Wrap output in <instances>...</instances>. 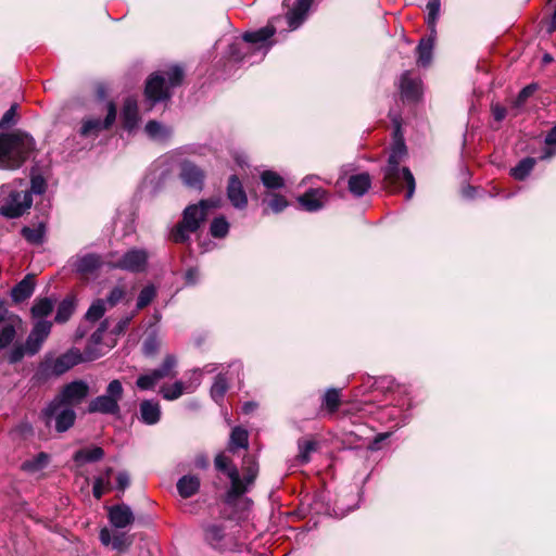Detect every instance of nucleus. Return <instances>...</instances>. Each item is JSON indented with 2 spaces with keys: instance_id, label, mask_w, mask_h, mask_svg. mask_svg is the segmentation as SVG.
I'll use <instances>...</instances> for the list:
<instances>
[{
  "instance_id": "obj_27",
  "label": "nucleus",
  "mask_w": 556,
  "mask_h": 556,
  "mask_svg": "<svg viewBox=\"0 0 556 556\" xmlns=\"http://www.w3.org/2000/svg\"><path fill=\"white\" fill-rule=\"evenodd\" d=\"M35 289V282L31 276H26L22 281H20L11 292L12 299L15 302H22L28 299Z\"/></svg>"
},
{
  "instance_id": "obj_32",
  "label": "nucleus",
  "mask_w": 556,
  "mask_h": 556,
  "mask_svg": "<svg viewBox=\"0 0 556 556\" xmlns=\"http://www.w3.org/2000/svg\"><path fill=\"white\" fill-rule=\"evenodd\" d=\"M433 41H434V35L431 34V36L429 38L421 39L417 47L418 63L421 66H428L431 62Z\"/></svg>"
},
{
  "instance_id": "obj_15",
  "label": "nucleus",
  "mask_w": 556,
  "mask_h": 556,
  "mask_svg": "<svg viewBox=\"0 0 556 556\" xmlns=\"http://www.w3.org/2000/svg\"><path fill=\"white\" fill-rule=\"evenodd\" d=\"M298 201L305 211L316 212L328 201V192L321 188L309 189Z\"/></svg>"
},
{
  "instance_id": "obj_17",
  "label": "nucleus",
  "mask_w": 556,
  "mask_h": 556,
  "mask_svg": "<svg viewBox=\"0 0 556 556\" xmlns=\"http://www.w3.org/2000/svg\"><path fill=\"white\" fill-rule=\"evenodd\" d=\"M109 519L115 528H126L135 520L134 514L127 505H115L109 509Z\"/></svg>"
},
{
  "instance_id": "obj_54",
  "label": "nucleus",
  "mask_w": 556,
  "mask_h": 556,
  "mask_svg": "<svg viewBox=\"0 0 556 556\" xmlns=\"http://www.w3.org/2000/svg\"><path fill=\"white\" fill-rule=\"evenodd\" d=\"M536 89H538L536 84H530V85L526 86L525 88H522L517 97L516 105H518V106L522 105L527 101V99L529 97H531L536 91Z\"/></svg>"
},
{
  "instance_id": "obj_1",
  "label": "nucleus",
  "mask_w": 556,
  "mask_h": 556,
  "mask_svg": "<svg viewBox=\"0 0 556 556\" xmlns=\"http://www.w3.org/2000/svg\"><path fill=\"white\" fill-rule=\"evenodd\" d=\"M35 149L34 139L25 132L0 135V168H20Z\"/></svg>"
},
{
  "instance_id": "obj_21",
  "label": "nucleus",
  "mask_w": 556,
  "mask_h": 556,
  "mask_svg": "<svg viewBox=\"0 0 556 556\" xmlns=\"http://www.w3.org/2000/svg\"><path fill=\"white\" fill-rule=\"evenodd\" d=\"M313 0H296L294 7L287 13V21L290 28L295 29L304 21Z\"/></svg>"
},
{
  "instance_id": "obj_5",
  "label": "nucleus",
  "mask_w": 556,
  "mask_h": 556,
  "mask_svg": "<svg viewBox=\"0 0 556 556\" xmlns=\"http://www.w3.org/2000/svg\"><path fill=\"white\" fill-rule=\"evenodd\" d=\"M124 388L118 379L112 380L106 387L105 393L94 397L88 405L89 413L108 415L119 414V401L123 399Z\"/></svg>"
},
{
  "instance_id": "obj_18",
  "label": "nucleus",
  "mask_w": 556,
  "mask_h": 556,
  "mask_svg": "<svg viewBox=\"0 0 556 556\" xmlns=\"http://www.w3.org/2000/svg\"><path fill=\"white\" fill-rule=\"evenodd\" d=\"M180 178L184 184L190 188L201 189L203 185V172L190 162H185L181 165Z\"/></svg>"
},
{
  "instance_id": "obj_2",
  "label": "nucleus",
  "mask_w": 556,
  "mask_h": 556,
  "mask_svg": "<svg viewBox=\"0 0 556 556\" xmlns=\"http://www.w3.org/2000/svg\"><path fill=\"white\" fill-rule=\"evenodd\" d=\"M406 155V147L402 139L394 142L388 165L384 168V184L386 188L391 191H401L404 187L407 188L406 199L413 198L415 192V178L407 167L400 168V163Z\"/></svg>"
},
{
  "instance_id": "obj_12",
  "label": "nucleus",
  "mask_w": 556,
  "mask_h": 556,
  "mask_svg": "<svg viewBox=\"0 0 556 556\" xmlns=\"http://www.w3.org/2000/svg\"><path fill=\"white\" fill-rule=\"evenodd\" d=\"M194 378L186 383L182 381H176L173 384L162 386L160 389V393L167 401H174L180 397L184 393L193 392L197 387L200 384V376L199 371L193 372Z\"/></svg>"
},
{
  "instance_id": "obj_6",
  "label": "nucleus",
  "mask_w": 556,
  "mask_h": 556,
  "mask_svg": "<svg viewBox=\"0 0 556 556\" xmlns=\"http://www.w3.org/2000/svg\"><path fill=\"white\" fill-rule=\"evenodd\" d=\"M42 417L47 426L54 421V428L58 432L67 431L75 422L76 413L73 407L51 401L42 410Z\"/></svg>"
},
{
  "instance_id": "obj_22",
  "label": "nucleus",
  "mask_w": 556,
  "mask_h": 556,
  "mask_svg": "<svg viewBox=\"0 0 556 556\" xmlns=\"http://www.w3.org/2000/svg\"><path fill=\"white\" fill-rule=\"evenodd\" d=\"M122 117L124 127L131 131L136 128L139 115H138V104L135 98L128 97L123 105Z\"/></svg>"
},
{
  "instance_id": "obj_10",
  "label": "nucleus",
  "mask_w": 556,
  "mask_h": 556,
  "mask_svg": "<svg viewBox=\"0 0 556 556\" xmlns=\"http://www.w3.org/2000/svg\"><path fill=\"white\" fill-rule=\"evenodd\" d=\"M88 383L83 380H76L64 386L60 393L53 399V401L73 407L80 404L88 396Z\"/></svg>"
},
{
  "instance_id": "obj_51",
  "label": "nucleus",
  "mask_w": 556,
  "mask_h": 556,
  "mask_svg": "<svg viewBox=\"0 0 556 556\" xmlns=\"http://www.w3.org/2000/svg\"><path fill=\"white\" fill-rule=\"evenodd\" d=\"M267 206L274 212V213H280L288 206V201L285 199V197L280 194H271L270 199L266 201Z\"/></svg>"
},
{
  "instance_id": "obj_63",
  "label": "nucleus",
  "mask_w": 556,
  "mask_h": 556,
  "mask_svg": "<svg viewBox=\"0 0 556 556\" xmlns=\"http://www.w3.org/2000/svg\"><path fill=\"white\" fill-rule=\"evenodd\" d=\"M199 271L195 268H191L186 273V280L188 283H194L198 279Z\"/></svg>"
},
{
  "instance_id": "obj_64",
  "label": "nucleus",
  "mask_w": 556,
  "mask_h": 556,
  "mask_svg": "<svg viewBox=\"0 0 556 556\" xmlns=\"http://www.w3.org/2000/svg\"><path fill=\"white\" fill-rule=\"evenodd\" d=\"M547 144H556V126L551 129L545 138Z\"/></svg>"
},
{
  "instance_id": "obj_39",
  "label": "nucleus",
  "mask_w": 556,
  "mask_h": 556,
  "mask_svg": "<svg viewBox=\"0 0 556 556\" xmlns=\"http://www.w3.org/2000/svg\"><path fill=\"white\" fill-rule=\"evenodd\" d=\"M317 442L313 440L299 441V454L296 460L300 464H307L311 460V454L316 452Z\"/></svg>"
},
{
  "instance_id": "obj_44",
  "label": "nucleus",
  "mask_w": 556,
  "mask_h": 556,
  "mask_svg": "<svg viewBox=\"0 0 556 556\" xmlns=\"http://www.w3.org/2000/svg\"><path fill=\"white\" fill-rule=\"evenodd\" d=\"M16 337L15 326L12 324L4 325L0 329V350L11 345Z\"/></svg>"
},
{
  "instance_id": "obj_33",
  "label": "nucleus",
  "mask_w": 556,
  "mask_h": 556,
  "mask_svg": "<svg viewBox=\"0 0 556 556\" xmlns=\"http://www.w3.org/2000/svg\"><path fill=\"white\" fill-rule=\"evenodd\" d=\"M113 472L112 468H108L103 475L94 479L92 493L96 498H101L103 494L112 490L110 477Z\"/></svg>"
},
{
  "instance_id": "obj_38",
  "label": "nucleus",
  "mask_w": 556,
  "mask_h": 556,
  "mask_svg": "<svg viewBox=\"0 0 556 556\" xmlns=\"http://www.w3.org/2000/svg\"><path fill=\"white\" fill-rule=\"evenodd\" d=\"M243 472H244V478L241 479V480H242V483L247 486V490H248L249 486L254 483V480H255V478L257 476V472H258L257 464L250 456H248V457H245L243 459Z\"/></svg>"
},
{
  "instance_id": "obj_19",
  "label": "nucleus",
  "mask_w": 556,
  "mask_h": 556,
  "mask_svg": "<svg viewBox=\"0 0 556 556\" xmlns=\"http://www.w3.org/2000/svg\"><path fill=\"white\" fill-rule=\"evenodd\" d=\"M276 33L275 26L269 23L265 27H262L255 31L245 33L243 35V40L247 43H252L257 47V49H263L267 51L268 49V39Z\"/></svg>"
},
{
  "instance_id": "obj_52",
  "label": "nucleus",
  "mask_w": 556,
  "mask_h": 556,
  "mask_svg": "<svg viewBox=\"0 0 556 556\" xmlns=\"http://www.w3.org/2000/svg\"><path fill=\"white\" fill-rule=\"evenodd\" d=\"M159 382L155 380L152 371L138 377L136 384L140 390L153 389Z\"/></svg>"
},
{
  "instance_id": "obj_20",
  "label": "nucleus",
  "mask_w": 556,
  "mask_h": 556,
  "mask_svg": "<svg viewBox=\"0 0 556 556\" xmlns=\"http://www.w3.org/2000/svg\"><path fill=\"white\" fill-rule=\"evenodd\" d=\"M99 539L103 545H112V547L116 551H125L131 544V539L127 536L125 533H111V531L106 528H103L100 531Z\"/></svg>"
},
{
  "instance_id": "obj_62",
  "label": "nucleus",
  "mask_w": 556,
  "mask_h": 556,
  "mask_svg": "<svg viewBox=\"0 0 556 556\" xmlns=\"http://www.w3.org/2000/svg\"><path fill=\"white\" fill-rule=\"evenodd\" d=\"M156 350V342L154 339H149L144 342V353L151 355Z\"/></svg>"
},
{
  "instance_id": "obj_34",
  "label": "nucleus",
  "mask_w": 556,
  "mask_h": 556,
  "mask_svg": "<svg viewBox=\"0 0 556 556\" xmlns=\"http://www.w3.org/2000/svg\"><path fill=\"white\" fill-rule=\"evenodd\" d=\"M54 302L48 298L36 300L31 307V316L38 320H45L43 318L49 316L53 311Z\"/></svg>"
},
{
  "instance_id": "obj_24",
  "label": "nucleus",
  "mask_w": 556,
  "mask_h": 556,
  "mask_svg": "<svg viewBox=\"0 0 556 556\" xmlns=\"http://www.w3.org/2000/svg\"><path fill=\"white\" fill-rule=\"evenodd\" d=\"M350 192L355 197L364 195L371 186V178L368 173L352 175L348 180Z\"/></svg>"
},
{
  "instance_id": "obj_41",
  "label": "nucleus",
  "mask_w": 556,
  "mask_h": 556,
  "mask_svg": "<svg viewBox=\"0 0 556 556\" xmlns=\"http://www.w3.org/2000/svg\"><path fill=\"white\" fill-rule=\"evenodd\" d=\"M75 311V303L73 299H64L58 307L56 315H55V321L56 323H65L70 319L72 314Z\"/></svg>"
},
{
  "instance_id": "obj_61",
  "label": "nucleus",
  "mask_w": 556,
  "mask_h": 556,
  "mask_svg": "<svg viewBox=\"0 0 556 556\" xmlns=\"http://www.w3.org/2000/svg\"><path fill=\"white\" fill-rule=\"evenodd\" d=\"M492 113H493L494 118L497 122H501L506 116V109L504 106L495 104V105L492 106Z\"/></svg>"
},
{
  "instance_id": "obj_16",
  "label": "nucleus",
  "mask_w": 556,
  "mask_h": 556,
  "mask_svg": "<svg viewBox=\"0 0 556 556\" xmlns=\"http://www.w3.org/2000/svg\"><path fill=\"white\" fill-rule=\"evenodd\" d=\"M227 198L236 208H244L248 204L247 193L239 178L232 175L227 186Z\"/></svg>"
},
{
  "instance_id": "obj_56",
  "label": "nucleus",
  "mask_w": 556,
  "mask_h": 556,
  "mask_svg": "<svg viewBox=\"0 0 556 556\" xmlns=\"http://www.w3.org/2000/svg\"><path fill=\"white\" fill-rule=\"evenodd\" d=\"M46 191V180L41 176H34L31 178L30 194H42Z\"/></svg>"
},
{
  "instance_id": "obj_60",
  "label": "nucleus",
  "mask_w": 556,
  "mask_h": 556,
  "mask_svg": "<svg viewBox=\"0 0 556 556\" xmlns=\"http://www.w3.org/2000/svg\"><path fill=\"white\" fill-rule=\"evenodd\" d=\"M131 318H132V316H128V317H125V318L121 319L117 323V325L114 327L113 332L115 334L123 333L126 330V328L128 327Z\"/></svg>"
},
{
  "instance_id": "obj_59",
  "label": "nucleus",
  "mask_w": 556,
  "mask_h": 556,
  "mask_svg": "<svg viewBox=\"0 0 556 556\" xmlns=\"http://www.w3.org/2000/svg\"><path fill=\"white\" fill-rule=\"evenodd\" d=\"M242 45L240 42H235L230 46V56L235 61H241L244 59V54L241 53Z\"/></svg>"
},
{
  "instance_id": "obj_29",
  "label": "nucleus",
  "mask_w": 556,
  "mask_h": 556,
  "mask_svg": "<svg viewBox=\"0 0 556 556\" xmlns=\"http://www.w3.org/2000/svg\"><path fill=\"white\" fill-rule=\"evenodd\" d=\"M103 456H104V451L99 446H94V447L81 448V450L77 451L74 454V460L78 465H84L87 463L98 462V460L102 459Z\"/></svg>"
},
{
  "instance_id": "obj_9",
  "label": "nucleus",
  "mask_w": 556,
  "mask_h": 556,
  "mask_svg": "<svg viewBox=\"0 0 556 556\" xmlns=\"http://www.w3.org/2000/svg\"><path fill=\"white\" fill-rule=\"evenodd\" d=\"M33 204L30 192L12 191L5 203L0 207V215L8 218H17L26 213Z\"/></svg>"
},
{
  "instance_id": "obj_4",
  "label": "nucleus",
  "mask_w": 556,
  "mask_h": 556,
  "mask_svg": "<svg viewBox=\"0 0 556 556\" xmlns=\"http://www.w3.org/2000/svg\"><path fill=\"white\" fill-rule=\"evenodd\" d=\"M184 72L179 66H172L165 76L153 74L147 80L146 97L152 103L169 98L168 87H176L181 84Z\"/></svg>"
},
{
  "instance_id": "obj_43",
  "label": "nucleus",
  "mask_w": 556,
  "mask_h": 556,
  "mask_svg": "<svg viewBox=\"0 0 556 556\" xmlns=\"http://www.w3.org/2000/svg\"><path fill=\"white\" fill-rule=\"evenodd\" d=\"M228 390V383L223 375H218L211 388V396L215 402H220Z\"/></svg>"
},
{
  "instance_id": "obj_11",
  "label": "nucleus",
  "mask_w": 556,
  "mask_h": 556,
  "mask_svg": "<svg viewBox=\"0 0 556 556\" xmlns=\"http://www.w3.org/2000/svg\"><path fill=\"white\" fill-rule=\"evenodd\" d=\"M52 323L48 320H37L29 336L26 339L28 355H35L41 349L43 342L50 334Z\"/></svg>"
},
{
  "instance_id": "obj_8",
  "label": "nucleus",
  "mask_w": 556,
  "mask_h": 556,
  "mask_svg": "<svg viewBox=\"0 0 556 556\" xmlns=\"http://www.w3.org/2000/svg\"><path fill=\"white\" fill-rule=\"evenodd\" d=\"M215 467L225 472L230 479V489L227 492V502L231 503L247 492V486L242 483L239 471L236 466H230L231 460L224 454L215 457Z\"/></svg>"
},
{
  "instance_id": "obj_13",
  "label": "nucleus",
  "mask_w": 556,
  "mask_h": 556,
  "mask_svg": "<svg viewBox=\"0 0 556 556\" xmlns=\"http://www.w3.org/2000/svg\"><path fill=\"white\" fill-rule=\"evenodd\" d=\"M81 362H84V356L80 351L77 349H72L58 358L53 359L51 363L47 362L46 364L52 374L59 376L73 368L75 365L80 364Z\"/></svg>"
},
{
  "instance_id": "obj_35",
  "label": "nucleus",
  "mask_w": 556,
  "mask_h": 556,
  "mask_svg": "<svg viewBox=\"0 0 556 556\" xmlns=\"http://www.w3.org/2000/svg\"><path fill=\"white\" fill-rule=\"evenodd\" d=\"M176 364H177V362H176L175 356L167 355L164 358V362L160 368L151 370L155 380L159 382L162 379L174 377L176 375V372L174 370Z\"/></svg>"
},
{
  "instance_id": "obj_30",
  "label": "nucleus",
  "mask_w": 556,
  "mask_h": 556,
  "mask_svg": "<svg viewBox=\"0 0 556 556\" xmlns=\"http://www.w3.org/2000/svg\"><path fill=\"white\" fill-rule=\"evenodd\" d=\"M248 431L241 427H235L230 434L228 450L235 453L238 448H248Z\"/></svg>"
},
{
  "instance_id": "obj_47",
  "label": "nucleus",
  "mask_w": 556,
  "mask_h": 556,
  "mask_svg": "<svg viewBox=\"0 0 556 556\" xmlns=\"http://www.w3.org/2000/svg\"><path fill=\"white\" fill-rule=\"evenodd\" d=\"M105 313V302L101 299L94 301L86 313V319L89 321L99 320Z\"/></svg>"
},
{
  "instance_id": "obj_25",
  "label": "nucleus",
  "mask_w": 556,
  "mask_h": 556,
  "mask_svg": "<svg viewBox=\"0 0 556 556\" xmlns=\"http://www.w3.org/2000/svg\"><path fill=\"white\" fill-rule=\"evenodd\" d=\"M161 418L160 404L152 400H144L140 404V419L147 425H154Z\"/></svg>"
},
{
  "instance_id": "obj_48",
  "label": "nucleus",
  "mask_w": 556,
  "mask_h": 556,
  "mask_svg": "<svg viewBox=\"0 0 556 556\" xmlns=\"http://www.w3.org/2000/svg\"><path fill=\"white\" fill-rule=\"evenodd\" d=\"M340 391L337 389H330L324 396V405L329 413H334L340 406Z\"/></svg>"
},
{
  "instance_id": "obj_23",
  "label": "nucleus",
  "mask_w": 556,
  "mask_h": 556,
  "mask_svg": "<svg viewBox=\"0 0 556 556\" xmlns=\"http://www.w3.org/2000/svg\"><path fill=\"white\" fill-rule=\"evenodd\" d=\"M101 265L102 261L97 254L79 256L74 263L76 271L84 276L93 274Z\"/></svg>"
},
{
  "instance_id": "obj_3",
  "label": "nucleus",
  "mask_w": 556,
  "mask_h": 556,
  "mask_svg": "<svg viewBox=\"0 0 556 556\" xmlns=\"http://www.w3.org/2000/svg\"><path fill=\"white\" fill-rule=\"evenodd\" d=\"M220 206V198L202 200L199 204L187 206L184 211L182 220L172 230V240L176 243L188 241L190 235L195 232L205 220L208 210L218 208Z\"/></svg>"
},
{
  "instance_id": "obj_49",
  "label": "nucleus",
  "mask_w": 556,
  "mask_h": 556,
  "mask_svg": "<svg viewBox=\"0 0 556 556\" xmlns=\"http://www.w3.org/2000/svg\"><path fill=\"white\" fill-rule=\"evenodd\" d=\"M155 294L156 292L153 286L144 287L139 293L137 300V309H142L148 306L154 299Z\"/></svg>"
},
{
  "instance_id": "obj_14",
  "label": "nucleus",
  "mask_w": 556,
  "mask_h": 556,
  "mask_svg": "<svg viewBox=\"0 0 556 556\" xmlns=\"http://www.w3.org/2000/svg\"><path fill=\"white\" fill-rule=\"evenodd\" d=\"M116 118V108L114 103L108 104V114L103 122L98 118H89L84 121L80 134L85 137L97 136L102 129H108Z\"/></svg>"
},
{
  "instance_id": "obj_53",
  "label": "nucleus",
  "mask_w": 556,
  "mask_h": 556,
  "mask_svg": "<svg viewBox=\"0 0 556 556\" xmlns=\"http://www.w3.org/2000/svg\"><path fill=\"white\" fill-rule=\"evenodd\" d=\"M223 530L217 526H211L205 531V539L212 545H217L223 539Z\"/></svg>"
},
{
  "instance_id": "obj_28",
  "label": "nucleus",
  "mask_w": 556,
  "mask_h": 556,
  "mask_svg": "<svg viewBox=\"0 0 556 556\" xmlns=\"http://www.w3.org/2000/svg\"><path fill=\"white\" fill-rule=\"evenodd\" d=\"M401 92L402 96L409 100H416L420 93L419 81L415 78L409 77V73L406 72L401 77Z\"/></svg>"
},
{
  "instance_id": "obj_55",
  "label": "nucleus",
  "mask_w": 556,
  "mask_h": 556,
  "mask_svg": "<svg viewBox=\"0 0 556 556\" xmlns=\"http://www.w3.org/2000/svg\"><path fill=\"white\" fill-rule=\"evenodd\" d=\"M125 296V290L122 287H115L111 290L110 294L106 298V302L110 306H115L119 303Z\"/></svg>"
},
{
  "instance_id": "obj_42",
  "label": "nucleus",
  "mask_w": 556,
  "mask_h": 556,
  "mask_svg": "<svg viewBox=\"0 0 556 556\" xmlns=\"http://www.w3.org/2000/svg\"><path fill=\"white\" fill-rule=\"evenodd\" d=\"M262 182L268 189H280L285 185L283 178L276 172L265 170L261 175Z\"/></svg>"
},
{
  "instance_id": "obj_40",
  "label": "nucleus",
  "mask_w": 556,
  "mask_h": 556,
  "mask_svg": "<svg viewBox=\"0 0 556 556\" xmlns=\"http://www.w3.org/2000/svg\"><path fill=\"white\" fill-rule=\"evenodd\" d=\"M534 164V159H523L514 168H511L510 174L515 179L522 180L530 174Z\"/></svg>"
},
{
  "instance_id": "obj_37",
  "label": "nucleus",
  "mask_w": 556,
  "mask_h": 556,
  "mask_svg": "<svg viewBox=\"0 0 556 556\" xmlns=\"http://www.w3.org/2000/svg\"><path fill=\"white\" fill-rule=\"evenodd\" d=\"M146 132L150 138L159 141L167 140L172 135V130L169 128L155 121H150L146 125Z\"/></svg>"
},
{
  "instance_id": "obj_36",
  "label": "nucleus",
  "mask_w": 556,
  "mask_h": 556,
  "mask_svg": "<svg viewBox=\"0 0 556 556\" xmlns=\"http://www.w3.org/2000/svg\"><path fill=\"white\" fill-rule=\"evenodd\" d=\"M49 464V455L47 453H39L30 459L22 464V469L29 473H35L47 467Z\"/></svg>"
},
{
  "instance_id": "obj_31",
  "label": "nucleus",
  "mask_w": 556,
  "mask_h": 556,
  "mask_svg": "<svg viewBox=\"0 0 556 556\" xmlns=\"http://www.w3.org/2000/svg\"><path fill=\"white\" fill-rule=\"evenodd\" d=\"M25 240L31 244H41L45 241L46 225L39 223L36 227H23L21 230Z\"/></svg>"
},
{
  "instance_id": "obj_50",
  "label": "nucleus",
  "mask_w": 556,
  "mask_h": 556,
  "mask_svg": "<svg viewBox=\"0 0 556 556\" xmlns=\"http://www.w3.org/2000/svg\"><path fill=\"white\" fill-rule=\"evenodd\" d=\"M25 355H28V346L25 341L24 344H14L8 354V361L11 364L20 362Z\"/></svg>"
},
{
  "instance_id": "obj_7",
  "label": "nucleus",
  "mask_w": 556,
  "mask_h": 556,
  "mask_svg": "<svg viewBox=\"0 0 556 556\" xmlns=\"http://www.w3.org/2000/svg\"><path fill=\"white\" fill-rule=\"evenodd\" d=\"M149 253L144 249H130L116 260L108 262L111 268L130 273H141L147 269Z\"/></svg>"
},
{
  "instance_id": "obj_46",
  "label": "nucleus",
  "mask_w": 556,
  "mask_h": 556,
  "mask_svg": "<svg viewBox=\"0 0 556 556\" xmlns=\"http://www.w3.org/2000/svg\"><path fill=\"white\" fill-rule=\"evenodd\" d=\"M228 230L229 224L224 217L214 218L210 227L211 235L215 238H224Z\"/></svg>"
},
{
  "instance_id": "obj_58",
  "label": "nucleus",
  "mask_w": 556,
  "mask_h": 556,
  "mask_svg": "<svg viewBox=\"0 0 556 556\" xmlns=\"http://www.w3.org/2000/svg\"><path fill=\"white\" fill-rule=\"evenodd\" d=\"M129 475L126 471H119L116 476V489L124 492L129 485Z\"/></svg>"
},
{
  "instance_id": "obj_26",
  "label": "nucleus",
  "mask_w": 556,
  "mask_h": 556,
  "mask_svg": "<svg viewBox=\"0 0 556 556\" xmlns=\"http://www.w3.org/2000/svg\"><path fill=\"white\" fill-rule=\"evenodd\" d=\"M200 488V480L195 476H184L177 482V490L181 497L188 498L194 495Z\"/></svg>"
},
{
  "instance_id": "obj_45",
  "label": "nucleus",
  "mask_w": 556,
  "mask_h": 556,
  "mask_svg": "<svg viewBox=\"0 0 556 556\" xmlns=\"http://www.w3.org/2000/svg\"><path fill=\"white\" fill-rule=\"evenodd\" d=\"M428 18L427 23L432 35H435V22L439 17L440 12V0H429L427 3Z\"/></svg>"
},
{
  "instance_id": "obj_57",
  "label": "nucleus",
  "mask_w": 556,
  "mask_h": 556,
  "mask_svg": "<svg viewBox=\"0 0 556 556\" xmlns=\"http://www.w3.org/2000/svg\"><path fill=\"white\" fill-rule=\"evenodd\" d=\"M16 113V105H12L0 119V129L5 128L14 123V116Z\"/></svg>"
}]
</instances>
